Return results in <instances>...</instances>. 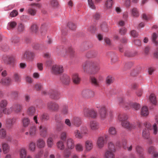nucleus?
Returning <instances> with one entry per match:
<instances>
[{"label": "nucleus", "mask_w": 158, "mask_h": 158, "mask_svg": "<svg viewBox=\"0 0 158 158\" xmlns=\"http://www.w3.org/2000/svg\"><path fill=\"white\" fill-rule=\"evenodd\" d=\"M127 117L118 114L117 116V119L120 121H121V124L122 126L129 130H131L135 129L140 127V124L139 121H136L130 123L127 121L125 120Z\"/></svg>", "instance_id": "obj_1"}, {"label": "nucleus", "mask_w": 158, "mask_h": 158, "mask_svg": "<svg viewBox=\"0 0 158 158\" xmlns=\"http://www.w3.org/2000/svg\"><path fill=\"white\" fill-rule=\"evenodd\" d=\"M84 70L85 72H87L89 69L95 70V72L99 69V67L95 64L92 61H88L85 62L83 65Z\"/></svg>", "instance_id": "obj_2"}, {"label": "nucleus", "mask_w": 158, "mask_h": 158, "mask_svg": "<svg viewBox=\"0 0 158 158\" xmlns=\"http://www.w3.org/2000/svg\"><path fill=\"white\" fill-rule=\"evenodd\" d=\"M41 7V6L40 3L31 4L29 6L28 8L27 12L31 15L34 16L36 15L37 11L35 8L37 7L40 8Z\"/></svg>", "instance_id": "obj_3"}, {"label": "nucleus", "mask_w": 158, "mask_h": 158, "mask_svg": "<svg viewBox=\"0 0 158 158\" xmlns=\"http://www.w3.org/2000/svg\"><path fill=\"white\" fill-rule=\"evenodd\" d=\"M145 128L143 129L142 132V136L145 139H148L149 137V130H151V124L146 123L145 126Z\"/></svg>", "instance_id": "obj_4"}, {"label": "nucleus", "mask_w": 158, "mask_h": 158, "mask_svg": "<svg viewBox=\"0 0 158 158\" xmlns=\"http://www.w3.org/2000/svg\"><path fill=\"white\" fill-rule=\"evenodd\" d=\"M107 136L104 135L99 136L98 139L97 144L98 147L101 148L104 147V144L107 141Z\"/></svg>", "instance_id": "obj_5"}, {"label": "nucleus", "mask_w": 158, "mask_h": 158, "mask_svg": "<svg viewBox=\"0 0 158 158\" xmlns=\"http://www.w3.org/2000/svg\"><path fill=\"white\" fill-rule=\"evenodd\" d=\"M51 71L53 73L57 74L63 73L64 69L62 66L55 65L53 66Z\"/></svg>", "instance_id": "obj_6"}, {"label": "nucleus", "mask_w": 158, "mask_h": 158, "mask_svg": "<svg viewBox=\"0 0 158 158\" xmlns=\"http://www.w3.org/2000/svg\"><path fill=\"white\" fill-rule=\"evenodd\" d=\"M99 114L101 119L103 120L106 118L107 113V108L106 106H102L100 107L99 110Z\"/></svg>", "instance_id": "obj_7"}, {"label": "nucleus", "mask_w": 158, "mask_h": 158, "mask_svg": "<svg viewBox=\"0 0 158 158\" xmlns=\"http://www.w3.org/2000/svg\"><path fill=\"white\" fill-rule=\"evenodd\" d=\"M35 56V53L31 51H27L25 52L22 56L21 59L24 60L25 59H33Z\"/></svg>", "instance_id": "obj_8"}, {"label": "nucleus", "mask_w": 158, "mask_h": 158, "mask_svg": "<svg viewBox=\"0 0 158 158\" xmlns=\"http://www.w3.org/2000/svg\"><path fill=\"white\" fill-rule=\"evenodd\" d=\"M15 57L14 56H7L4 58V62L8 64H10L11 62L16 60Z\"/></svg>", "instance_id": "obj_9"}, {"label": "nucleus", "mask_w": 158, "mask_h": 158, "mask_svg": "<svg viewBox=\"0 0 158 158\" xmlns=\"http://www.w3.org/2000/svg\"><path fill=\"white\" fill-rule=\"evenodd\" d=\"M89 127L92 130L96 131L99 128V123L96 121H92L90 122Z\"/></svg>", "instance_id": "obj_10"}, {"label": "nucleus", "mask_w": 158, "mask_h": 158, "mask_svg": "<svg viewBox=\"0 0 158 158\" xmlns=\"http://www.w3.org/2000/svg\"><path fill=\"white\" fill-rule=\"evenodd\" d=\"M47 106L48 108L51 110L56 111L58 110L59 106L55 103L50 102L47 103Z\"/></svg>", "instance_id": "obj_11"}, {"label": "nucleus", "mask_w": 158, "mask_h": 158, "mask_svg": "<svg viewBox=\"0 0 158 158\" xmlns=\"http://www.w3.org/2000/svg\"><path fill=\"white\" fill-rule=\"evenodd\" d=\"M82 95L84 97H92L94 96V93L91 90L85 89L83 91Z\"/></svg>", "instance_id": "obj_12"}, {"label": "nucleus", "mask_w": 158, "mask_h": 158, "mask_svg": "<svg viewBox=\"0 0 158 158\" xmlns=\"http://www.w3.org/2000/svg\"><path fill=\"white\" fill-rule=\"evenodd\" d=\"M93 142L91 140H87L85 142V147L86 151H90L93 148Z\"/></svg>", "instance_id": "obj_13"}, {"label": "nucleus", "mask_w": 158, "mask_h": 158, "mask_svg": "<svg viewBox=\"0 0 158 158\" xmlns=\"http://www.w3.org/2000/svg\"><path fill=\"white\" fill-rule=\"evenodd\" d=\"M39 131L41 135L45 137L47 135V128L44 126L41 125L39 127Z\"/></svg>", "instance_id": "obj_14"}, {"label": "nucleus", "mask_w": 158, "mask_h": 158, "mask_svg": "<svg viewBox=\"0 0 158 158\" xmlns=\"http://www.w3.org/2000/svg\"><path fill=\"white\" fill-rule=\"evenodd\" d=\"M61 80L65 84H68L69 82L70 78L66 74L63 75L61 77Z\"/></svg>", "instance_id": "obj_15"}, {"label": "nucleus", "mask_w": 158, "mask_h": 158, "mask_svg": "<svg viewBox=\"0 0 158 158\" xmlns=\"http://www.w3.org/2000/svg\"><path fill=\"white\" fill-rule=\"evenodd\" d=\"M73 121L74 125L77 127H79L81 123V118L77 117L74 118Z\"/></svg>", "instance_id": "obj_16"}, {"label": "nucleus", "mask_w": 158, "mask_h": 158, "mask_svg": "<svg viewBox=\"0 0 158 158\" xmlns=\"http://www.w3.org/2000/svg\"><path fill=\"white\" fill-rule=\"evenodd\" d=\"M67 145L69 149H72L74 147V141L71 139L69 138L67 139Z\"/></svg>", "instance_id": "obj_17"}, {"label": "nucleus", "mask_w": 158, "mask_h": 158, "mask_svg": "<svg viewBox=\"0 0 158 158\" xmlns=\"http://www.w3.org/2000/svg\"><path fill=\"white\" fill-rule=\"evenodd\" d=\"M12 107L13 111L16 113L20 112L22 108L21 105L18 103L14 104Z\"/></svg>", "instance_id": "obj_18"}, {"label": "nucleus", "mask_w": 158, "mask_h": 158, "mask_svg": "<svg viewBox=\"0 0 158 158\" xmlns=\"http://www.w3.org/2000/svg\"><path fill=\"white\" fill-rule=\"evenodd\" d=\"M17 23L15 21H11L9 22L7 25V28L8 30H11L15 28Z\"/></svg>", "instance_id": "obj_19"}, {"label": "nucleus", "mask_w": 158, "mask_h": 158, "mask_svg": "<svg viewBox=\"0 0 158 158\" xmlns=\"http://www.w3.org/2000/svg\"><path fill=\"white\" fill-rule=\"evenodd\" d=\"M22 122L23 127H26L30 124V120L28 118L24 117L22 119Z\"/></svg>", "instance_id": "obj_20"}, {"label": "nucleus", "mask_w": 158, "mask_h": 158, "mask_svg": "<svg viewBox=\"0 0 158 158\" xmlns=\"http://www.w3.org/2000/svg\"><path fill=\"white\" fill-rule=\"evenodd\" d=\"M141 114V115L144 116H147L149 112L146 106H143L142 107Z\"/></svg>", "instance_id": "obj_21"}, {"label": "nucleus", "mask_w": 158, "mask_h": 158, "mask_svg": "<svg viewBox=\"0 0 158 158\" xmlns=\"http://www.w3.org/2000/svg\"><path fill=\"white\" fill-rule=\"evenodd\" d=\"M37 145L39 148H43L45 145V143L43 139H40L37 140Z\"/></svg>", "instance_id": "obj_22"}, {"label": "nucleus", "mask_w": 158, "mask_h": 158, "mask_svg": "<svg viewBox=\"0 0 158 158\" xmlns=\"http://www.w3.org/2000/svg\"><path fill=\"white\" fill-rule=\"evenodd\" d=\"M47 145L48 148H51L53 145V140L52 137L50 136L47 141Z\"/></svg>", "instance_id": "obj_23"}, {"label": "nucleus", "mask_w": 158, "mask_h": 158, "mask_svg": "<svg viewBox=\"0 0 158 158\" xmlns=\"http://www.w3.org/2000/svg\"><path fill=\"white\" fill-rule=\"evenodd\" d=\"M108 132L110 135L112 136H114L117 134V131L115 128L113 127H110Z\"/></svg>", "instance_id": "obj_24"}, {"label": "nucleus", "mask_w": 158, "mask_h": 158, "mask_svg": "<svg viewBox=\"0 0 158 158\" xmlns=\"http://www.w3.org/2000/svg\"><path fill=\"white\" fill-rule=\"evenodd\" d=\"M27 151L24 148H21L19 151V156L20 158H25L27 156Z\"/></svg>", "instance_id": "obj_25"}, {"label": "nucleus", "mask_w": 158, "mask_h": 158, "mask_svg": "<svg viewBox=\"0 0 158 158\" xmlns=\"http://www.w3.org/2000/svg\"><path fill=\"white\" fill-rule=\"evenodd\" d=\"M149 99L150 102L154 105H156L157 102L156 99V97L153 94H151L149 96Z\"/></svg>", "instance_id": "obj_26"}, {"label": "nucleus", "mask_w": 158, "mask_h": 158, "mask_svg": "<svg viewBox=\"0 0 158 158\" xmlns=\"http://www.w3.org/2000/svg\"><path fill=\"white\" fill-rule=\"evenodd\" d=\"M73 82L76 84H78L80 81V79L77 74L75 73L73 76Z\"/></svg>", "instance_id": "obj_27"}, {"label": "nucleus", "mask_w": 158, "mask_h": 158, "mask_svg": "<svg viewBox=\"0 0 158 158\" xmlns=\"http://www.w3.org/2000/svg\"><path fill=\"white\" fill-rule=\"evenodd\" d=\"M129 105L131 108L135 110H137L140 107L139 105L137 103H130Z\"/></svg>", "instance_id": "obj_28"}, {"label": "nucleus", "mask_w": 158, "mask_h": 158, "mask_svg": "<svg viewBox=\"0 0 158 158\" xmlns=\"http://www.w3.org/2000/svg\"><path fill=\"white\" fill-rule=\"evenodd\" d=\"M2 84L4 85H8L11 82V79L9 77L2 78Z\"/></svg>", "instance_id": "obj_29"}, {"label": "nucleus", "mask_w": 158, "mask_h": 158, "mask_svg": "<svg viewBox=\"0 0 158 158\" xmlns=\"http://www.w3.org/2000/svg\"><path fill=\"white\" fill-rule=\"evenodd\" d=\"M35 108L33 106L29 107L27 111V114L29 115H33L35 113Z\"/></svg>", "instance_id": "obj_30"}, {"label": "nucleus", "mask_w": 158, "mask_h": 158, "mask_svg": "<svg viewBox=\"0 0 158 158\" xmlns=\"http://www.w3.org/2000/svg\"><path fill=\"white\" fill-rule=\"evenodd\" d=\"M2 147L3 152L4 153H6L8 152L10 147L7 143H2Z\"/></svg>", "instance_id": "obj_31"}, {"label": "nucleus", "mask_w": 158, "mask_h": 158, "mask_svg": "<svg viewBox=\"0 0 158 158\" xmlns=\"http://www.w3.org/2000/svg\"><path fill=\"white\" fill-rule=\"evenodd\" d=\"M81 131L82 137L86 135L89 133V131L88 129L85 127H81Z\"/></svg>", "instance_id": "obj_32"}, {"label": "nucleus", "mask_w": 158, "mask_h": 158, "mask_svg": "<svg viewBox=\"0 0 158 158\" xmlns=\"http://www.w3.org/2000/svg\"><path fill=\"white\" fill-rule=\"evenodd\" d=\"M7 101L5 100H2L0 102V107L2 110L3 109L6 108V107L7 105Z\"/></svg>", "instance_id": "obj_33"}, {"label": "nucleus", "mask_w": 158, "mask_h": 158, "mask_svg": "<svg viewBox=\"0 0 158 158\" xmlns=\"http://www.w3.org/2000/svg\"><path fill=\"white\" fill-rule=\"evenodd\" d=\"M131 15L134 17H137L139 15V13L136 8H133L131 10Z\"/></svg>", "instance_id": "obj_34"}, {"label": "nucleus", "mask_w": 158, "mask_h": 158, "mask_svg": "<svg viewBox=\"0 0 158 158\" xmlns=\"http://www.w3.org/2000/svg\"><path fill=\"white\" fill-rule=\"evenodd\" d=\"M113 4L112 0H107L105 2V6L107 9H110L112 7Z\"/></svg>", "instance_id": "obj_35"}, {"label": "nucleus", "mask_w": 158, "mask_h": 158, "mask_svg": "<svg viewBox=\"0 0 158 158\" xmlns=\"http://www.w3.org/2000/svg\"><path fill=\"white\" fill-rule=\"evenodd\" d=\"M57 148L61 150H62L64 149V144L63 142L61 140L58 142L56 143Z\"/></svg>", "instance_id": "obj_36"}, {"label": "nucleus", "mask_w": 158, "mask_h": 158, "mask_svg": "<svg viewBox=\"0 0 158 158\" xmlns=\"http://www.w3.org/2000/svg\"><path fill=\"white\" fill-rule=\"evenodd\" d=\"M75 148L77 152H81L83 150L84 148L82 144L78 143L75 146Z\"/></svg>", "instance_id": "obj_37"}, {"label": "nucleus", "mask_w": 158, "mask_h": 158, "mask_svg": "<svg viewBox=\"0 0 158 158\" xmlns=\"http://www.w3.org/2000/svg\"><path fill=\"white\" fill-rule=\"evenodd\" d=\"M74 135L77 138L81 139L82 138L81 131H80L78 130H75L74 131Z\"/></svg>", "instance_id": "obj_38"}, {"label": "nucleus", "mask_w": 158, "mask_h": 158, "mask_svg": "<svg viewBox=\"0 0 158 158\" xmlns=\"http://www.w3.org/2000/svg\"><path fill=\"white\" fill-rule=\"evenodd\" d=\"M13 111L12 107L8 108L3 109L2 110V112L5 114H10Z\"/></svg>", "instance_id": "obj_39"}, {"label": "nucleus", "mask_w": 158, "mask_h": 158, "mask_svg": "<svg viewBox=\"0 0 158 158\" xmlns=\"http://www.w3.org/2000/svg\"><path fill=\"white\" fill-rule=\"evenodd\" d=\"M13 78L15 82H19L21 81V78L18 73H15L13 75Z\"/></svg>", "instance_id": "obj_40"}, {"label": "nucleus", "mask_w": 158, "mask_h": 158, "mask_svg": "<svg viewBox=\"0 0 158 158\" xmlns=\"http://www.w3.org/2000/svg\"><path fill=\"white\" fill-rule=\"evenodd\" d=\"M113 152L107 151L105 154V156L106 158H114Z\"/></svg>", "instance_id": "obj_41"}, {"label": "nucleus", "mask_w": 158, "mask_h": 158, "mask_svg": "<svg viewBox=\"0 0 158 158\" xmlns=\"http://www.w3.org/2000/svg\"><path fill=\"white\" fill-rule=\"evenodd\" d=\"M152 129L153 130V134L155 135H156L158 132V130L157 124L156 123L154 124L152 127L151 126V129Z\"/></svg>", "instance_id": "obj_42"}, {"label": "nucleus", "mask_w": 158, "mask_h": 158, "mask_svg": "<svg viewBox=\"0 0 158 158\" xmlns=\"http://www.w3.org/2000/svg\"><path fill=\"white\" fill-rule=\"evenodd\" d=\"M115 149V147L112 143L110 142L108 144V150L107 151L111 152H114Z\"/></svg>", "instance_id": "obj_43"}, {"label": "nucleus", "mask_w": 158, "mask_h": 158, "mask_svg": "<svg viewBox=\"0 0 158 158\" xmlns=\"http://www.w3.org/2000/svg\"><path fill=\"white\" fill-rule=\"evenodd\" d=\"M88 5L90 8L92 9H95L96 8V7L92 0H88Z\"/></svg>", "instance_id": "obj_44"}, {"label": "nucleus", "mask_w": 158, "mask_h": 158, "mask_svg": "<svg viewBox=\"0 0 158 158\" xmlns=\"http://www.w3.org/2000/svg\"><path fill=\"white\" fill-rule=\"evenodd\" d=\"M35 143L33 142H31L29 145V149L31 152L35 151Z\"/></svg>", "instance_id": "obj_45"}, {"label": "nucleus", "mask_w": 158, "mask_h": 158, "mask_svg": "<svg viewBox=\"0 0 158 158\" xmlns=\"http://www.w3.org/2000/svg\"><path fill=\"white\" fill-rule=\"evenodd\" d=\"M40 118L42 120H48L49 118V116L46 114H43L40 115Z\"/></svg>", "instance_id": "obj_46"}, {"label": "nucleus", "mask_w": 158, "mask_h": 158, "mask_svg": "<svg viewBox=\"0 0 158 158\" xmlns=\"http://www.w3.org/2000/svg\"><path fill=\"white\" fill-rule=\"evenodd\" d=\"M36 131V128L35 126L31 127L30 129L29 134L31 135H33L35 134Z\"/></svg>", "instance_id": "obj_47"}, {"label": "nucleus", "mask_w": 158, "mask_h": 158, "mask_svg": "<svg viewBox=\"0 0 158 158\" xmlns=\"http://www.w3.org/2000/svg\"><path fill=\"white\" fill-rule=\"evenodd\" d=\"M89 116L93 118H95L97 116V113L96 111L93 110H90L89 111Z\"/></svg>", "instance_id": "obj_48"}, {"label": "nucleus", "mask_w": 158, "mask_h": 158, "mask_svg": "<svg viewBox=\"0 0 158 158\" xmlns=\"http://www.w3.org/2000/svg\"><path fill=\"white\" fill-rule=\"evenodd\" d=\"M90 80L92 83L95 85L98 86V82L94 77H90Z\"/></svg>", "instance_id": "obj_49"}, {"label": "nucleus", "mask_w": 158, "mask_h": 158, "mask_svg": "<svg viewBox=\"0 0 158 158\" xmlns=\"http://www.w3.org/2000/svg\"><path fill=\"white\" fill-rule=\"evenodd\" d=\"M6 132L5 130L2 129L0 130V138H4L6 136Z\"/></svg>", "instance_id": "obj_50"}, {"label": "nucleus", "mask_w": 158, "mask_h": 158, "mask_svg": "<svg viewBox=\"0 0 158 158\" xmlns=\"http://www.w3.org/2000/svg\"><path fill=\"white\" fill-rule=\"evenodd\" d=\"M18 31L19 32H22L24 30V27L22 23H20L18 25Z\"/></svg>", "instance_id": "obj_51"}, {"label": "nucleus", "mask_w": 158, "mask_h": 158, "mask_svg": "<svg viewBox=\"0 0 158 158\" xmlns=\"http://www.w3.org/2000/svg\"><path fill=\"white\" fill-rule=\"evenodd\" d=\"M51 6L54 7H56L58 5V3L55 0H52L51 2Z\"/></svg>", "instance_id": "obj_52"}, {"label": "nucleus", "mask_w": 158, "mask_h": 158, "mask_svg": "<svg viewBox=\"0 0 158 158\" xmlns=\"http://www.w3.org/2000/svg\"><path fill=\"white\" fill-rule=\"evenodd\" d=\"M113 78L111 76H108L106 79V83L109 85L111 84L113 81Z\"/></svg>", "instance_id": "obj_53"}, {"label": "nucleus", "mask_w": 158, "mask_h": 158, "mask_svg": "<svg viewBox=\"0 0 158 158\" xmlns=\"http://www.w3.org/2000/svg\"><path fill=\"white\" fill-rule=\"evenodd\" d=\"M142 18L143 19L147 21L150 20L152 19V17L151 16H147L146 14H143L142 15Z\"/></svg>", "instance_id": "obj_54"}, {"label": "nucleus", "mask_w": 158, "mask_h": 158, "mask_svg": "<svg viewBox=\"0 0 158 158\" xmlns=\"http://www.w3.org/2000/svg\"><path fill=\"white\" fill-rule=\"evenodd\" d=\"M157 37V35L156 33H154L152 36V40L153 42H154L157 45V43L156 41V40Z\"/></svg>", "instance_id": "obj_55"}, {"label": "nucleus", "mask_w": 158, "mask_h": 158, "mask_svg": "<svg viewBox=\"0 0 158 158\" xmlns=\"http://www.w3.org/2000/svg\"><path fill=\"white\" fill-rule=\"evenodd\" d=\"M68 25L69 28L71 29L74 30L76 28V26L72 22H69Z\"/></svg>", "instance_id": "obj_56"}, {"label": "nucleus", "mask_w": 158, "mask_h": 158, "mask_svg": "<svg viewBox=\"0 0 158 158\" xmlns=\"http://www.w3.org/2000/svg\"><path fill=\"white\" fill-rule=\"evenodd\" d=\"M35 49L36 50H43L45 49V47L42 45L38 44L36 45Z\"/></svg>", "instance_id": "obj_57"}, {"label": "nucleus", "mask_w": 158, "mask_h": 158, "mask_svg": "<svg viewBox=\"0 0 158 158\" xmlns=\"http://www.w3.org/2000/svg\"><path fill=\"white\" fill-rule=\"evenodd\" d=\"M31 31L35 33H36L37 31L38 27L36 25H33L31 28Z\"/></svg>", "instance_id": "obj_58"}, {"label": "nucleus", "mask_w": 158, "mask_h": 158, "mask_svg": "<svg viewBox=\"0 0 158 158\" xmlns=\"http://www.w3.org/2000/svg\"><path fill=\"white\" fill-rule=\"evenodd\" d=\"M18 14V12L16 10H13L10 14V16L11 17L16 16Z\"/></svg>", "instance_id": "obj_59"}, {"label": "nucleus", "mask_w": 158, "mask_h": 158, "mask_svg": "<svg viewBox=\"0 0 158 158\" xmlns=\"http://www.w3.org/2000/svg\"><path fill=\"white\" fill-rule=\"evenodd\" d=\"M11 95L12 98L16 99L18 96V93L17 91H15L12 93Z\"/></svg>", "instance_id": "obj_60"}, {"label": "nucleus", "mask_w": 158, "mask_h": 158, "mask_svg": "<svg viewBox=\"0 0 158 158\" xmlns=\"http://www.w3.org/2000/svg\"><path fill=\"white\" fill-rule=\"evenodd\" d=\"M90 111V110H89L87 109H85L84 111V114L85 117L89 116V111Z\"/></svg>", "instance_id": "obj_61"}, {"label": "nucleus", "mask_w": 158, "mask_h": 158, "mask_svg": "<svg viewBox=\"0 0 158 158\" xmlns=\"http://www.w3.org/2000/svg\"><path fill=\"white\" fill-rule=\"evenodd\" d=\"M131 35L134 37H137L138 35V33L135 30L132 31L131 32Z\"/></svg>", "instance_id": "obj_62"}, {"label": "nucleus", "mask_w": 158, "mask_h": 158, "mask_svg": "<svg viewBox=\"0 0 158 158\" xmlns=\"http://www.w3.org/2000/svg\"><path fill=\"white\" fill-rule=\"evenodd\" d=\"M66 136V134L65 132H62L60 136V139L63 140H64L65 139Z\"/></svg>", "instance_id": "obj_63"}, {"label": "nucleus", "mask_w": 158, "mask_h": 158, "mask_svg": "<svg viewBox=\"0 0 158 158\" xmlns=\"http://www.w3.org/2000/svg\"><path fill=\"white\" fill-rule=\"evenodd\" d=\"M37 67L40 71H42L43 69V64L41 63H38L37 64Z\"/></svg>", "instance_id": "obj_64"}]
</instances>
